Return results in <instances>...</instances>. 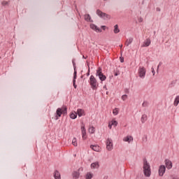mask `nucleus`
<instances>
[{"instance_id": "obj_1", "label": "nucleus", "mask_w": 179, "mask_h": 179, "mask_svg": "<svg viewBox=\"0 0 179 179\" xmlns=\"http://www.w3.org/2000/svg\"><path fill=\"white\" fill-rule=\"evenodd\" d=\"M143 173L145 177H150L152 171L150 170V164L148 162L146 159H143Z\"/></svg>"}, {"instance_id": "obj_2", "label": "nucleus", "mask_w": 179, "mask_h": 179, "mask_svg": "<svg viewBox=\"0 0 179 179\" xmlns=\"http://www.w3.org/2000/svg\"><path fill=\"white\" fill-rule=\"evenodd\" d=\"M67 111H68V108H66V107L58 108L56 110V115H55L56 120H58L59 117L62 115V114H64V115H66Z\"/></svg>"}, {"instance_id": "obj_3", "label": "nucleus", "mask_w": 179, "mask_h": 179, "mask_svg": "<svg viewBox=\"0 0 179 179\" xmlns=\"http://www.w3.org/2000/svg\"><path fill=\"white\" fill-rule=\"evenodd\" d=\"M96 76L99 77V79L101 80V82H104V80L107 79L106 75L103 74V69L101 67H99L97 69Z\"/></svg>"}, {"instance_id": "obj_4", "label": "nucleus", "mask_w": 179, "mask_h": 179, "mask_svg": "<svg viewBox=\"0 0 179 179\" xmlns=\"http://www.w3.org/2000/svg\"><path fill=\"white\" fill-rule=\"evenodd\" d=\"M90 84L93 90H96L97 89V80L94 78V76H91L90 78Z\"/></svg>"}, {"instance_id": "obj_5", "label": "nucleus", "mask_w": 179, "mask_h": 179, "mask_svg": "<svg viewBox=\"0 0 179 179\" xmlns=\"http://www.w3.org/2000/svg\"><path fill=\"white\" fill-rule=\"evenodd\" d=\"M138 76L141 79H145L146 76V69L143 66H140L138 69Z\"/></svg>"}, {"instance_id": "obj_6", "label": "nucleus", "mask_w": 179, "mask_h": 179, "mask_svg": "<svg viewBox=\"0 0 179 179\" xmlns=\"http://www.w3.org/2000/svg\"><path fill=\"white\" fill-rule=\"evenodd\" d=\"M96 15H98L101 19H110V15L106 13L102 12L100 10H96Z\"/></svg>"}, {"instance_id": "obj_7", "label": "nucleus", "mask_w": 179, "mask_h": 179, "mask_svg": "<svg viewBox=\"0 0 179 179\" xmlns=\"http://www.w3.org/2000/svg\"><path fill=\"white\" fill-rule=\"evenodd\" d=\"M106 149L109 151L113 150V140L111 138L106 140Z\"/></svg>"}, {"instance_id": "obj_8", "label": "nucleus", "mask_w": 179, "mask_h": 179, "mask_svg": "<svg viewBox=\"0 0 179 179\" xmlns=\"http://www.w3.org/2000/svg\"><path fill=\"white\" fill-rule=\"evenodd\" d=\"M159 176L160 177H163L164 176V173H166V166L164 165H160L159 167Z\"/></svg>"}, {"instance_id": "obj_9", "label": "nucleus", "mask_w": 179, "mask_h": 179, "mask_svg": "<svg viewBox=\"0 0 179 179\" xmlns=\"http://www.w3.org/2000/svg\"><path fill=\"white\" fill-rule=\"evenodd\" d=\"M90 27L92 30H94V31H96V33H101V29L94 24H90Z\"/></svg>"}, {"instance_id": "obj_10", "label": "nucleus", "mask_w": 179, "mask_h": 179, "mask_svg": "<svg viewBox=\"0 0 179 179\" xmlns=\"http://www.w3.org/2000/svg\"><path fill=\"white\" fill-rule=\"evenodd\" d=\"M164 163L166 164V169L168 170H170L171 169H173V162L170 159H165Z\"/></svg>"}, {"instance_id": "obj_11", "label": "nucleus", "mask_w": 179, "mask_h": 179, "mask_svg": "<svg viewBox=\"0 0 179 179\" xmlns=\"http://www.w3.org/2000/svg\"><path fill=\"white\" fill-rule=\"evenodd\" d=\"M77 75H78V71H75L73 73V86L74 89H76V87H78V85H76Z\"/></svg>"}, {"instance_id": "obj_12", "label": "nucleus", "mask_w": 179, "mask_h": 179, "mask_svg": "<svg viewBox=\"0 0 179 179\" xmlns=\"http://www.w3.org/2000/svg\"><path fill=\"white\" fill-rule=\"evenodd\" d=\"M77 113V115H78V117H83L85 115H86V113H85V110L83 109H78L77 112H76Z\"/></svg>"}, {"instance_id": "obj_13", "label": "nucleus", "mask_w": 179, "mask_h": 179, "mask_svg": "<svg viewBox=\"0 0 179 179\" xmlns=\"http://www.w3.org/2000/svg\"><path fill=\"white\" fill-rule=\"evenodd\" d=\"M152 41H150V38H147L143 43L142 47H149Z\"/></svg>"}, {"instance_id": "obj_14", "label": "nucleus", "mask_w": 179, "mask_h": 179, "mask_svg": "<svg viewBox=\"0 0 179 179\" xmlns=\"http://www.w3.org/2000/svg\"><path fill=\"white\" fill-rule=\"evenodd\" d=\"M83 139L85 141L87 137L86 136V129L84 126L81 127Z\"/></svg>"}, {"instance_id": "obj_15", "label": "nucleus", "mask_w": 179, "mask_h": 179, "mask_svg": "<svg viewBox=\"0 0 179 179\" xmlns=\"http://www.w3.org/2000/svg\"><path fill=\"white\" fill-rule=\"evenodd\" d=\"M124 142L131 143V141H134V138L131 136H127L123 138Z\"/></svg>"}, {"instance_id": "obj_16", "label": "nucleus", "mask_w": 179, "mask_h": 179, "mask_svg": "<svg viewBox=\"0 0 179 179\" xmlns=\"http://www.w3.org/2000/svg\"><path fill=\"white\" fill-rule=\"evenodd\" d=\"M54 178L55 179H61V173L57 170L54 172Z\"/></svg>"}, {"instance_id": "obj_17", "label": "nucleus", "mask_w": 179, "mask_h": 179, "mask_svg": "<svg viewBox=\"0 0 179 179\" xmlns=\"http://www.w3.org/2000/svg\"><path fill=\"white\" fill-rule=\"evenodd\" d=\"M85 20H86V22H90L91 23H93V20H92V17H90V15L89 14L85 15Z\"/></svg>"}, {"instance_id": "obj_18", "label": "nucleus", "mask_w": 179, "mask_h": 179, "mask_svg": "<svg viewBox=\"0 0 179 179\" xmlns=\"http://www.w3.org/2000/svg\"><path fill=\"white\" fill-rule=\"evenodd\" d=\"M141 121L142 124H145V122L148 121V115H146V114H143L141 118Z\"/></svg>"}, {"instance_id": "obj_19", "label": "nucleus", "mask_w": 179, "mask_h": 179, "mask_svg": "<svg viewBox=\"0 0 179 179\" xmlns=\"http://www.w3.org/2000/svg\"><path fill=\"white\" fill-rule=\"evenodd\" d=\"M90 148H91V149H92V150H94V152H99L100 151V147L99 145H91Z\"/></svg>"}, {"instance_id": "obj_20", "label": "nucleus", "mask_w": 179, "mask_h": 179, "mask_svg": "<svg viewBox=\"0 0 179 179\" xmlns=\"http://www.w3.org/2000/svg\"><path fill=\"white\" fill-rule=\"evenodd\" d=\"M99 167H100L99 162H93L91 164V169H99Z\"/></svg>"}, {"instance_id": "obj_21", "label": "nucleus", "mask_w": 179, "mask_h": 179, "mask_svg": "<svg viewBox=\"0 0 179 179\" xmlns=\"http://www.w3.org/2000/svg\"><path fill=\"white\" fill-rule=\"evenodd\" d=\"M80 176V173H79V171H76L73 173V179H78L79 178V176Z\"/></svg>"}, {"instance_id": "obj_22", "label": "nucleus", "mask_w": 179, "mask_h": 179, "mask_svg": "<svg viewBox=\"0 0 179 179\" xmlns=\"http://www.w3.org/2000/svg\"><path fill=\"white\" fill-rule=\"evenodd\" d=\"M78 117V113L76 112H72L70 114V118H71V120H76V118Z\"/></svg>"}, {"instance_id": "obj_23", "label": "nucleus", "mask_w": 179, "mask_h": 179, "mask_svg": "<svg viewBox=\"0 0 179 179\" xmlns=\"http://www.w3.org/2000/svg\"><path fill=\"white\" fill-rule=\"evenodd\" d=\"M134 41V38H129L127 40V42H126V45L128 47L130 44H132V42Z\"/></svg>"}, {"instance_id": "obj_24", "label": "nucleus", "mask_w": 179, "mask_h": 179, "mask_svg": "<svg viewBox=\"0 0 179 179\" xmlns=\"http://www.w3.org/2000/svg\"><path fill=\"white\" fill-rule=\"evenodd\" d=\"M178 104H179V95L176 96L175 101L173 102V105L175 106V107H177Z\"/></svg>"}, {"instance_id": "obj_25", "label": "nucleus", "mask_w": 179, "mask_h": 179, "mask_svg": "<svg viewBox=\"0 0 179 179\" xmlns=\"http://www.w3.org/2000/svg\"><path fill=\"white\" fill-rule=\"evenodd\" d=\"M115 34H118L120 33V29L118 28V24H115L114 26V30H113Z\"/></svg>"}, {"instance_id": "obj_26", "label": "nucleus", "mask_w": 179, "mask_h": 179, "mask_svg": "<svg viewBox=\"0 0 179 179\" xmlns=\"http://www.w3.org/2000/svg\"><path fill=\"white\" fill-rule=\"evenodd\" d=\"M85 178L86 179H92V178H93V174H92L91 173H87Z\"/></svg>"}, {"instance_id": "obj_27", "label": "nucleus", "mask_w": 179, "mask_h": 179, "mask_svg": "<svg viewBox=\"0 0 179 179\" xmlns=\"http://www.w3.org/2000/svg\"><path fill=\"white\" fill-rule=\"evenodd\" d=\"M72 145H73V146H78V142L76 141V138H73Z\"/></svg>"}, {"instance_id": "obj_28", "label": "nucleus", "mask_w": 179, "mask_h": 179, "mask_svg": "<svg viewBox=\"0 0 179 179\" xmlns=\"http://www.w3.org/2000/svg\"><path fill=\"white\" fill-rule=\"evenodd\" d=\"M110 123H112V125L114 127H117V125H118V122H117V120H112Z\"/></svg>"}, {"instance_id": "obj_29", "label": "nucleus", "mask_w": 179, "mask_h": 179, "mask_svg": "<svg viewBox=\"0 0 179 179\" xmlns=\"http://www.w3.org/2000/svg\"><path fill=\"white\" fill-rule=\"evenodd\" d=\"M1 5H2L3 6H8V5H9V2L6 1H3L1 2Z\"/></svg>"}, {"instance_id": "obj_30", "label": "nucleus", "mask_w": 179, "mask_h": 179, "mask_svg": "<svg viewBox=\"0 0 179 179\" xmlns=\"http://www.w3.org/2000/svg\"><path fill=\"white\" fill-rule=\"evenodd\" d=\"M72 64H73L74 72H76V63H75V60L74 59L72 60Z\"/></svg>"}, {"instance_id": "obj_31", "label": "nucleus", "mask_w": 179, "mask_h": 179, "mask_svg": "<svg viewBox=\"0 0 179 179\" xmlns=\"http://www.w3.org/2000/svg\"><path fill=\"white\" fill-rule=\"evenodd\" d=\"M94 127H90L89 129V132L90 134H94Z\"/></svg>"}, {"instance_id": "obj_32", "label": "nucleus", "mask_w": 179, "mask_h": 179, "mask_svg": "<svg viewBox=\"0 0 179 179\" xmlns=\"http://www.w3.org/2000/svg\"><path fill=\"white\" fill-rule=\"evenodd\" d=\"M143 107H149V102L144 101L142 104Z\"/></svg>"}, {"instance_id": "obj_33", "label": "nucleus", "mask_w": 179, "mask_h": 179, "mask_svg": "<svg viewBox=\"0 0 179 179\" xmlns=\"http://www.w3.org/2000/svg\"><path fill=\"white\" fill-rule=\"evenodd\" d=\"M114 115H118V108H115L113 109V111Z\"/></svg>"}, {"instance_id": "obj_34", "label": "nucleus", "mask_w": 179, "mask_h": 179, "mask_svg": "<svg viewBox=\"0 0 179 179\" xmlns=\"http://www.w3.org/2000/svg\"><path fill=\"white\" fill-rule=\"evenodd\" d=\"M114 75L115 76H118V75H120V71L117 70H114Z\"/></svg>"}, {"instance_id": "obj_35", "label": "nucleus", "mask_w": 179, "mask_h": 179, "mask_svg": "<svg viewBox=\"0 0 179 179\" xmlns=\"http://www.w3.org/2000/svg\"><path fill=\"white\" fill-rule=\"evenodd\" d=\"M128 97V96L127 94H124L122 96V99L125 101V100H127V98Z\"/></svg>"}, {"instance_id": "obj_36", "label": "nucleus", "mask_w": 179, "mask_h": 179, "mask_svg": "<svg viewBox=\"0 0 179 179\" xmlns=\"http://www.w3.org/2000/svg\"><path fill=\"white\" fill-rule=\"evenodd\" d=\"M152 73L153 76H155V75L156 74V71H155V69H153V67L152 68Z\"/></svg>"}, {"instance_id": "obj_37", "label": "nucleus", "mask_w": 179, "mask_h": 179, "mask_svg": "<svg viewBox=\"0 0 179 179\" xmlns=\"http://www.w3.org/2000/svg\"><path fill=\"white\" fill-rule=\"evenodd\" d=\"M162 62H160L159 63V65H158V66H157V71H159V68L160 67V66H162Z\"/></svg>"}, {"instance_id": "obj_38", "label": "nucleus", "mask_w": 179, "mask_h": 179, "mask_svg": "<svg viewBox=\"0 0 179 179\" xmlns=\"http://www.w3.org/2000/svg\"><path fill=\"white\" fill-rule=\"evenodd\" d=\"M90 76V68L89 67L88 71L87 73V76Z\"/></svg>"}, {"instance_id": "obj_39", "label": "nucleus", "mask_w": 179, "mask_h": 179, "mask_svg": "<svg viewBox=\"0 0 179 179\" xmlns=\"http://www.w3.org/2000/svg\"><path fill=\"white\" fill-rule=\"evenodd\" d=\"M138 22H139L140 23H142V22H143V18L140 17V18L138 19Z\"/></svg>"}, {"instance_id": "obj_40", "label": "nucleus", "mask_w": 179, "mask_h": 179, "mask_svg": "<svg viewBox=\"0 0 179 179\" xmlns=\"http://www.w3.org/2000/svg\"><path fill=\"white\" fill-rule=\"evenodd\" d=\"M120 62H122V63L124 62V57H120Z\"/></svg>"}, {"instance_id": "obj_41", "label": "nucleus", "mask_w": 179, "mask_h": 179, "mask_svg": "<svg viewBox=\"0 0 179 179\" xmlns=\"http://www.w3.org/2000/svg\"><path fill=\"white\" fill-rule=\"evenodd\" d=\"M112 127H113L112 123H109L108 124V128H110V129H111Z\"/></svg>"}, {"instance_id": "obj_42", "label": "nucleus", "mask_w": 179, "mask_h": 179, "mask_svg": "<svg viewBox=\"0 0 179 179\" xmlns=\"http://www.w3.org/2000/svg\"><path fill=\"white\" fill-rule=\"evenodd\" d=\"M171 179H178V176H172Z\"/></svg>"}, {"instance_id": "obj_43", "label": "nucleus", "mask_w": 179, "mask_h": 179, "mask_svg": "<svg viewBox=\"0 0 179 179\" xmlns=\"http://www.w3.org/2000/svg\"><path fill=\"white\" fill-rule=\"evenodd\" d=\"M156 10H157V12H160L161 9H160V8L157 7V8H156Z\"/></svg>"}, {"instance_id": "obj_44", "label": "nucleus", "mask_w": 179, "mask_h": 179, "mask_svg": "<svg viewBox=\"0 0 179 179\" xmlns=\"http://www.w3.org/2000/svg\"><path fill=\"white\" fill-rule=\"evenodd\" d=\"M103 89H106V90H107V85H104Z\"/></svg>"}, {"instance_id": "obj_45", "label": "nucleus", "mask_w": 179, "mask_h": 179, "mask_svg": "<svg viewBox=\"0 0 179 179\" xmlns=\"http://www.w3.org/2000/svg\"><path fill=\"white\" fill-rule=\"evenodd\" d=\"M87 66H88V69H89V68H90V66L89 65V62H87Z\"/></svg>"}, {"instance_id": "obj_46", "label": "nucleus", "mask_w": 179, "mask_h": 179, "mask_svg": "<svg viewBox=\"0 0 179 179\" xmlns=\"http://www.w3.org/2000/svg\"><path fill=\"white\" fill-rule=\"evenodd\" d=\"M101 27H102V29H103V30H104V28L106 27V26H102Z\"/></svg>"}, {"instance_id": "obj_47", "label": "nucleus", "mask_w": 179, "mask_h": 179, "mask_svg": "<svg viewBox=\"0 0 179 179\" xmlns=\"http://www.w3.org/2000/svg\"><path fill=\"white\" fill-rule=\"evenodd\" d=\"M120 48H122V45H120Z\"/></svg>"}, {"instance_id": "obj_48", "label": "nucleus", "mask_w": 179, "mask_h": 179, "mask_svg": "<svg viewBox=\"0 0 179 179\" xmlns=\"http://www.w3.org/2000/svg\"><path fill=\"white\" fill-rule=\"evenodd\" d=\"M154 34H156V31H154Z\"/></svg>"}, {"instance_id": "obj_49", "label": "nucleus", "mask_w": 179, "mask_h": 179, "mask_svg": "<svg viewBox=\"0 0 179 179\" xmlns=\"http://www.w3.org/2000/svg\"><path fill=\"white\" fill-rule=\"evenodd\" d=\"M106 94H108V92H106Z\"/></svg>"}, {"instance_id": "obj_50", "label": "nucleus", "mask_w": 179, "mask_h": 179, "mask_svg": "<svg viewBox=\"0 0 179 179\" xmlns=\"http://www.w3.org/2000/svg\"><path fill=\"white\" fill-rule=\"evenodd\" d=\"M83 58H84V59H85V56H83Z\"/></svg>"}, {"instance_id": "obj_51", "label": "nucleus", "mask_w": 179, "mask_h": 179, "mask_svg": "<svg viewBox=\"0 0 179 179\" xmlns=\"http://www.w3.org/2000/svg\"><path fill=\"white\" fill-rule=\"evenodd\" d=\"M103 1H107V0H103Z\"/></svg>"}]
</instances>
